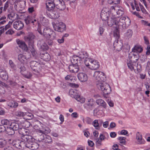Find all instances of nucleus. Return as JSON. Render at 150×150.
I'll use <instances>...</instances> for the list:
<instances>
[{
  "instance_id": "1",
  "label": "nucleus",
  "mask_w": 150,
  "mask_h": 150,
  "mask_svg": "<svg viewBox=\"0 0 150 150\" xmlns=\"http://www.w3.org/2000/svg\"><path fill=\"white\" fill-rule=\"evenodd\" d=\"M107 23L109 26H112L114 25L117 28H120L125 23V25H129L130 23V20L128 17H125L121 18H111L108 19Z\"/></svg>"
},
{
  "instance_id": "2",
  "label": "nucleus",
  "mask_w": 150,
  "mask_h": 150,
  "mask_svg": "<svg viewBox=\"0 0 150 150\" xmlns=\"http://www.w3.org/2000/svg\"><path fill=\"white\" fill-rule=\"evenodd\" d=\"M22 139L26 142L25 147L33 150H36L39 147L37 143L33 142L34 139L31 136L25 135L22 137Z\"/></svg>"
},
{
  "instance_id": "3",
  "label": "nucleus",
  "mask_w": 150,
  "mask_h": 150,
  "mask_svg": "<svg viewBox=\"0 0 150 150\" xmlns=\"http://www.w3.org/2000/svg\"><path fill=\"white\" fill-rule=\"evenodd\" d=\"M85 64L86 66L92 70H96L100 67L99 62L98 61L91 58H88L85 60Z\"/></svg>"
},
{
  "instance_id": "4",
  "label": "nucleus",
  "mask_w": 150,
  "mask_h": 150,
  "mask_svg": "<svg viewBox=\"0 0 150 150\" xmlns=\"http://www.w3.org/2000/svg\"><path fill=\"white\" fill-rule=\"evenodd\" d=\"M33 127L37 132L41 134L48 133L50 132V130L48 127H46L41 122H39L38 125H34Z\"/></svg>"
},
{
  "instance_id": "5",
  "label": "nucleus",
  "mask_w": 150,
  "mask_h": 150,
  "mask_svg": "<svg viewBox=\"0 0 150 150\" xmlns=\"http://www.w3.org/2000/svg\"><path fill=\"white\" fill-rule=\"evenodd\" d=\"M93 80L96 82H100L104 81L105 80L106 76L105 74L103 72L99 71H96L93 75Z\"/></svg>"
},
{
  "instance_id": "6",
  "label": "nucleus",
  "mask_w": 150,
  "mask_h": 150,
  "mask_svg": "<svg viewBox=\"0 0 150 150\" xmlns=\"http://www.w3.org/2000/svg\"><path fill=\"white\" fill-rule=\"evenodd\" d=\"M97 86L98 88H100L101 90L104 94H108L111 92V90L109 85L104 82L103 83L100 82L98 83Z\"/></svg>"
},
{
  "instance_id": "7",
  "label": "nucleus",
  "mask_w": 150,
  "mask_h": 150,
  "mask_svg": "<svg viewBox=\"0 0 150 150\" xmlns=\"http://www.w3.org/2000/svg\"><path fill=\"white\" fill-rule=\"evenodd\" d=\"M8 142L13 146L19 149L22 148H24L25 146L26 142L22 139L21 141L19 139L13 140L12 139H10Z\"/></svg>"
},
{
  "instance_id": "8",
  "label": "nucleus",
  "mask_w": 150,
  "mask_h": 150,
  "mask_svg": "<svg viewBox=\"0 0 150 150\" xmlns=\"http://www.w3.org/2000/svg\"><path fill=\"white\" fill-rule=\"evenodd\" d=\"M53 24L54 28L57 31L62 32L66 29L65 25L62 22H56Z\"/></svg>"
},
{
  "instance_id": "9",
  "label": "nucleus",
  "mask_w": 150,
  "mask_h": 150,
  "mask_svg": "<svg viewBox=\"0 0 150 150\" xmlns=\"http://www.w3.org/2000/svg\"><path fill=\"white\" fill-rule=\"evenodd\" d=\"M30 67L34 71H37L39 73L41 70V65L39 62L35 61H33L30 62Z\"/></svg>"
},
{
  "instance_id": "10",
  "label": "nucleus",
  "mask_w": 150,
  "mask_h": 150,
  "mask_svg": "<svg viewBox=\"0 0 150 150\" xmlns=\"http://www.w3.org/2000/svg\"><path fill=\"white\" fill-rule=\"evenodd\" d=\"M43 33L45 37L47 38H55L56 37L55 33L49 28L44 29Z\"/></svg>"
},
{
  "instance_id": "11",
  "label": "nucleus",
  "mask_w": 150,
  "mask_h": 150,
  "mask_svg": "<svg viewBox=\"0 0 150 150\" xmlns=\"http://www.w3.org/2000/svg\"><path fill=\"white\" fill-rule=\"evenodd\" d=\"M56 7L60 10H63L65 8L64 1L63 0H53Z\"/></svg>"
},
{
  "instance_id": "12",
  "label": "nucleus",
  "mask_w": 150,
  "mask_h": 150,
  "mask_svg": "<svg viewBox=\"0 0 150 150\" xmlns=\"http://www.w3.org/2000/svg\"><path fill=\"white\" fill-rule=\"evenodd\" d=\"M120 38H117L114 42L113 46L114 50H116L120 51L122 47L123 44L121 41L119 40Z\"/></svg>"
},
{
  "instance_id": "13",
  "label": "nucleus",
  "mask_w": 150,
  "mask_h": 150,
  "mask_svg": "<svg viewBox=\"0 0 150 150\" xmlns=\"http://www.w3.org/2000/svg\"><path fill=\"white\" fill-rule=\"evenodd\" d=\"M35 15L33 17L30 15L28 16L25 19V21L26 24H28L30 23H33V25H36L38 23V21L35 19Z\"/></svg>"
},
{
  "instance_id": "14",
  "label": "nucleus",
  "mask_w": 150,
  "mask_h": 150,
  "mask_svg": "<svg viewBox=\"0 0 150 150\" xmlns=\"http://www.w3.org/2000/svg\"><path fill=\"white\" fill-rule=\"evenodd\" d=\"M13 26L16 30H20L23 29L24 25L22 21L20 20H17L14 22Z\"/></svg>"
},
{
  "instance_id": "15",
  "label": "nucleus",
  "mask_w": 150,
  "mask_h": 150,
  "mask_svg": "<svg viewBox=\"0 0 150 150\" xmlns=\"http://www.w3.org/2000/svg\"><path fill=\"white\" fill-rule=\"evenodd\" d=\"M77 77L79 80L83 82H86L88 79V76L85 73L80 72L78 74Z\"/></svg>"
},
{
  "instance_id": "16",
  "label": "nucleus",
  "mask_w": 150,
  "mask_h": 150,
  "mask_svg": "<svg viewBox=\"0 0 150 150\" xmlns=\"http://www.w3.org/2000/svg\"><path fill=\"white\" fill-rule=\"evenodd\" d=\"M47 13L49 17L52 19H57L59 16L58 13L57 11L54 10L47 12Z\"/></svg>"
},
{
  "instance_id": "17",
  "label": "nucleus",
  "mask_w": 150,
  "mask_h": 150,
  "mask_svg": "<svg viewBox=\"0 0 150 150\" xmlns=\"http://www.w3.org/2000/svg\"><path fill=\"white\" fill-rule=\"evenodd\" d=\"M136 140L137 143L138 144H144L145 142L144 139L142 138V134L139 132L137 133Z\"/></svg>"
},
{
  "instance_id": "18",
  "label": "nucleus",
  "mask_w": 150,
  "mask_h": 150,
  "mask_svg": "<svg viewBox=\"0 0 150 150\" xmlns=\"http://www.w3.org/2000/svg\"><path fill=\"white\" fill-rule=\"evenodd\" d=\"M46 6L48 12L53 10L55 6H56L53 1L51 0H48L47 1Z\"/></svg>"
},
{
  "instance_id": "19",
  "label": "nucleus",
  "mask_w": 150,
  "mask_h": 150,
  "mask_svg": "<svg viewBox=\"0 0 150 150\" xmlns=\"http://www.w3.org/2000/svg\"><path fill=\"white\" fill-rule=\"evenodd\" d=\"M16 41L20 47L26 51L28 50L27 46L24 41L18 39H16Z\"/></svg>"
},
{
  "instance_id": "20",
  "label": "nucleus",
  "mask_w": 150,
  "mask_h": 150,
  "mask_svg": "<svg viewBox=\"0 0 150 150\" xmlns=\"http://www.w3.org/2000/svg\"><path fill=\"white\" fill-rule=\"evenodd\" d=\"M127 64L129 68L132 71L133 70L135 71L136 69L135 68V67H136V65H138V64H137L136 62H132V61L130 59L127 60Z\"/></svg>"
},
{
  "instance_id": "21",
  "label": "nucleus",
  "mask_w": 150,
  "mask_h": 150,
  "mask_svg": "<svg viewBox=\"0 0 150 150\" xmlns=\"http://www.w3.org/2000/svg\"><path fill=\"white\" fill-rule=\"evenodd\" d=\"M132 51L134 53H136V54H138V53H141L142 51L143 48L141 45H135L132 48Z\"/></svg>"
},
{
  "instance_id": "22",
  "label": "nucleus",
  "mask_w": 150,
  "mask_h": 150,
  "mask_svg": "<svg viewBox=\"0 0 150 150\" xmlns=\"http://www.w3.org/2000/svg\"><path fill=\"white\" fill-rule=\"evenodd\" d=\"M25 1H20L18 2H15V5L17 7H19L20 10H22L25 7Z\"/></svg>"
},
{
  "instance_id": "23",
  "label": "nucleus",
  "mask_w": 150,
  "mask_h": 150,
  "mask_svg": "<svg viewBox=\"0 0 150 150\" xmlns=\"http://www.w3.org/2000/svg\"><path fill=\"white\" fill-rule=\"evenodd\" d=\"M69 69L70 72L72 73L77 72L79 70V67L78 65H69Z\"/></svg>"
},
{
  "instance_id": "24",
  "label": "nucleus",
  "mask_w": 150,
  "mask_h": 150,
  "mask_svg": "<svg viewBox=\"0 0 150 150\" xmlns=\"http://www.w3.org/2000/svg\"><path fill=\"white\" fill-rule=\"evenodd\" d=\"M40 56L42 59L46 61H49L51 59L50 55L47 52L44 53H41L40 54Z\"/></svg>"
},
{
  "instance_id": "25",
  "label": "nucleus",
  "mask_w": 150,
  "mask_h": 150,
  "mask_svg": "<svg viewBox=\"0 0 150 150\" xmlns=\"http://www.w3.org/2000/svg\"><path fill=\"white\" fill-rule=\"evenodd\" d=\"M38 44L40 46V48L44 50H47L49 49V47L46 44L43 40L39 41Z\"/></svg>"
},
{
  "instance_id": "26",
  "label": "nucleus",
  "mask_w": 150,
  "mask_h": 150,
  "mask_svg": "<svg viewBox=\"0 0 150 150\" xmlns=\"http://www.w3.org/2000/svg\"><path fill=\"white\" fill-rule=\"evenodd\" d=\"M38 20L43 24V25H46L49 23L48 20L42 15H40Z\"/></svg>"
},
{
  "instance_id": "27",
  "label": "nucleus",
  "mask_w": 150,
  "mask_h": 150,
  "mask_svg": "<svg viewBox=\"0 0 150 150\" xmlns=\"http://www.w3.org/2000/svg\"><path fill=\"white\" fill-rule=\"evenodd\" d=\"M78 57L81 60L87 59L88 57V54L85 52H82L79 53Z\"/></svg>"
},
{
  "instance_id": "28",
  "label": "nucleus",
  "mask_w": 150,
  "mask_h": 150,
  "mask_svg": "<svg viewBox=\"0 0 150 150\" xmlns=\"http://www.w3.org/2000/svg\"><path fill=\"white\" fill-rule=\"evenodd\" d=\"M108 13L105 12L103 10H102L100 13V17L103 21H106L108 20Z\"/></svg>"
},
{
  "instance_id": "29",
  "label": "nucleus",
  "mask_w": 150,
  "mask_h": 150,
  "mask_svg": "<svg viewBox=\"0 0 150 150\" xmlns=\"http://www.w3.org/2000/svg\"><path fill=\"white\" fill-rule=\"evenodd\" d=\"M69 93L71 97H73L75 98L79 95L78 91L75 89L70 90L69 91Z\"/></svg>"
},
{
  "instance_id": "30",
  "label": "nucleus",
  "mask_w": 150,
  "mask_h": 150,
  "mask_svg": "<svg viewBox=\"0 0 150 150\" xmlns=\"http://www.w3.org/2000/svg\"><path fill=\"white\" fill-rule=\"evenodd\" d=\"M96 102L98 105L102 106L104 108H106L107 104L102 99H97L96 100Z\"/></svg>"
},
{
  "instance_id": "31",
  "label": "nucleus",
  "mask_w": 150,
  "mask_h": 150,
  "mask_svg": "<svg viewBox=\"0 0 150 150\" xmlns=\"http://www.w3.org/2000/svg\"><path fill=\"white\" fill-rule=\"evenodd\" d=\"M19 133L22 135L21 137V138L22 139V137L23 136L27 135L30 136L29 135V132L28 130L24 128H23L21 129V130H20L19 131Z\"/></svg>"
},
{
  "instance_id": "32",
  "label": "nucleus",
  "mask_w": 150,
  "mask_h": 150,
  "mask_svg": "<svg viewBox=\"0 0 150 150\" xmlns=\"http://www.w3.org/2000/svg\"><path fill=\"white\" fill-rule=\"evenodd\" d=\"M11 129H12L14 130H17L19 129V126L18 124L15 123H12L9 126Z\"/></svg>"
},
{
  "instance_id": "33",
  "label": "nucleus",
  "mask_w": 150,
  "mask_h": 150,
  "mask_svg": "<svg viewBox=\"0 0 150 150\" xmlns=\"http://www.w3.org/2000/svg\"><path fill=\"white\" fill-rule=\"evenodd\" d=\"M7 105L11 108H16L18 106V104L16 102L11 101L8 103Z\"/></svg>"
},
{
  "instance_id": "34",
  "label": "nucleus",
  "mask_w": 150,
  "mask_h": 150,
  "mask_svg": "<svg viewBox=\"0 0 150 150\" xmlns=\"http://www.w3.org/2000/svg\"><path fill=\"white\" fill-rule=\"evenodd\" d=\"M95 102L93 99L89 100L87 103V105L89 108L94 107L95 106Z\"/></svg>"
},
{
  "instance_id": "35",
  "label": "nucleus",
  "mask_w": 150,
  "mask_h": 150,
  "mask_svg": "<svg viewBox=\"0 0 150 150\" xmlns=\"http://www.w3.org/2000/svg\"><path fill=\"white\" fill-rule=\"evenodd\" d=\"M78 101L81 103H83L85 102L86 99L82 96L78 95L75 98Z\"/></svg>"
},
{
  "instance_id": "36",
  "label": "nucleus",
  "mask_w": 150,
  "mask_h": 150,
  "mask_svg": "<svg viewBox=\"0 0 150 150\" xmlns=\"http://www.w3.org/2000/svg\"><path fill=\"white\" fill-rule=\"evenodd\" d=\"M136 57V59H135V60L136 61L138 60L139 59V54H135L134 52L132 51V52H131L129 54L128 57L130 60L132 57Z\"/></svg>"
},
{
  "instance_id": "37",
  "label": "nucleus",
  "mask_w": 150,
  "mask_h": 150,
  "mask_svg": "<svg viewBox=\"0 0 150 150\" xmlns=\"http://www.w3.org/2000/svg\"><path fill=\"white\" fill-rule=\"evenodd\" d=\"M117 10V11H116L117 14L122 16L124 14V9L122 7L119 6Z\"/></svg>"
},
{
  "instance_id": "38",
  "label": "nucleus",
  "mask_w": 150,
  "mask_h": 150,
  "mask_svg": "<svg viewBox=\"0 0 150 150\" xmlns=\"http://www.w3.org/2000/svg\"><path fill=\"white\" fill-rule=\"evenodd\" d=\"M92 125L96 129H100V126L98 120H95L92 123Z\"/></svg>"
},
{
  "instance_id": "39",
  "label": "nucleus",
  "mask_w": 150,
  "mask_h": 150,
  "mask_svg": "<svg viewBox=\"0 0 150 150\" xmlns=\"http://www.w3.org/2000/svg\"><path fill=\"white\" fill-rule=\"evenodd\" d=\"M1 123L3 125L6 126L7 127H9L10 125V122L7 119H3L1 121Z\"/></svg>"
},
{
  "instance_id": "40",
  "label": "nucleus",
  "mask_w": 150,
  "mask_h": 150,
  "mask_svg": "<svg viewBox=\"0 0 150 150\" xmlns=\"http://www.w3.org/2000/svg\"><path fill=\"white\" fill-rule=\"evenodd\" d=\"M18 59L21 62H23L26 60L25 57L22 54H20L18 55Z\"/></svg>"
},
{
  "instance_id": "41",
  "label": "nucleus",
  "mask_w": 150,
  "mask_h": 150,
  "mask_svg": "<svg viewBox=\"0 0 150 150\" xmlns=\"http://www.w3.org/2000/svg\"><path fill=\"white\" fill-rule=\"evenodd\" d=\"M2 73L0 74V77L4 80H6L8 78V76L6 71L2 72Z\"/></svg>"
},
{
  "instance_id": "42",
  "label": "nucleus",
  "mask_w": 150,
  "mask_h": 150,
  "mask_svg": "<svg viewBox=\"0 0 150 150\" xmlns=\"http://www.w3.org/2000/svg\"><path fill=\"white\" fill-rule=\"evenodd\" d=\"M118 139L120 141V142L122 144H125L126 142L125 141L126 138L124 137H120L118 138Z\"/></svg>"
},
{
  "instance_id": "43",
  "label": "nucleus",
  "mask_w": 150,
  "mask_h": 150,
  "mask_svg": "<svg viewBox=\"0 0 150 150\" xmlns=\"http://www.w3.org/2000/svg\"><path fill=\"white\" fill-rule=\"evenodd\" d=\"M14 130L12 129H11L9 127H7L6 131L8 132V134L12 135L15 133Z\"/></svg>"
},
{
  "instance_id": "44",
  "label": "nucleus",
  "mask_w": 150,
  "mask_h": 150,
  "mask_svg": "<svg viewBox=\"0 0 150 150\" xmlns=\"http://www.w3.org/2000/svg\"><path fill=\"white\" fill-rule=\"evenodd\" d=\"M45 138L44 139L46 143H50L52 141V139L51 137L49 135H46Z\"/></svg>"
},
{
  "instance_id": "45",
  "label": "nucleus",
  "mask_w": 150,
  "mask_h": 150,
  "mask_svg": "<svg viewBox=\"0 0 150 150\" xmlns=\"http://www.w3.org/2000/svg\"><path fill=\"white\" fill-rule=\"evenodd\" d=\"M22 75L24 77L28 79H30L32 76V74L29 72H27V73L22 72Z\"/></svg>"
},
{
  "instance_id": "46",
  "label": "nucleus",
  "mask_w": 150,
  "mask_h": 150,
  "mask_svg": "<svg viewBox=\"0 0 150 150\" xmlns=\"http://www.w3.org/2000/svg\"><path fill=\"white\" fill-rule=\"evenodd\" d=\"M16 115L20 117H23L26 115V113L21 111H18L16 113Z\"/></svg>"
},
{
  "instance_id": "47",
  "label": "nucleus",
  "mask_w": 150,
  "mask_h": 150,
  "mask_svg": "<svg viewBox=\"0 0 150 150\" xmlns=\"http://www.w3.org/2000/svg\"><path fill=\"white\" fill-rule=\"evenodd\" d=\"M132 31L131 30H128L125 34L126 37H131L132 35Z\"/></svg>"
},
{
  "instance_id": "48",
  "label": "nucleus",
  "mask_w": 150,
  "mask_h": 150,
  "mask_svg": "<svg viewBox=\"0 0 150 150\" xmlns=\"http://www.w3.org/2000/svg\"><path fill=\"white\" fill-rule=\"evenodd\" d=\"M9 64L11 68L14 70H15L16 69V65L11 60H9Z\"/></svg>"
},
{
  "instance_id": "49",
  "label": "nucleus",
  "mask_w": 150,
  "mask_h": 150,
  "mask_svg": "<svg viewBox=\"0 0 150 150\" xmlns=\"http://www.w3.org/2000/svg\"><path fill=\"white\" fill-rule=\"evenodd\" d=\"M113 36L115 38H119L120 37L119 32L117 29L115 30L113 32Z\"/></svg>"
},
{
  "instance_id": "50",
  "label": "nucleus",
  "mask_w": 150,
  "mask_h": 150,
  "mask_svg": "<svg viewBox=\"0 0 150 150\" xmlns=\"http://www.w3.org/2000/svg\"><path fill=\"white\" fill-rule=\"evenodd\" d=\"M119 6H112L110 8V10L111 12H114L115 11H117L119 8Z\"/></svg>"
},
{
  "instance_id": "51",
  "label": "nucleus",
  "mask_w": 150,
  "mask_h": 150,
  "mask_svg": "<svg viewBox=\"0 0 150 150\" xmlns=\"http://www.w3.org/2000/svg\"><path fill=\"white\" fill-rule=\"evenodd\" d=\"M6 144V142L5 140L0 139V147H2L4 146Z\"/></svg>"
},
{
  "instance_id": "52",
  "label": "nucleus",
  "mask_w": 150,
  "mask_h": 150,
  "mask_svg": "<svg viewBox=\"0 0 150 150\" xmlns=\"http://www.w3.org/2000/svg\"><path fill=\"white\" fill-rule=\"evenodd\" d=\"M139 5L142 12L144 14H147V12L143 6L140 3H139Z\"/></svg>"
},
{
  "instance_id": "53",
  "label": "nucleus",
  "mask_w": 150,
  "mask_h": 150,
  "mask_svg": "<svg viewBox=\"0 0 150 150\" xmlns=\"http://www.w3.org/2000/svg\"><path fill=\"white\" fill-rule=\"evenodd\" d=\"M14 33V31L12 29L8 30L6 32V34L7 35H12Z\"/></svg>"
},
{
  "instance_id": "54",
  "label": "nucleus",
  "mask_w": 150,
  "mask_h": 150,
  "mask_svg": "<svg viewBox=\"0 0 150 150\" xmlns=\"http://www.w3.org/2000/svg\"><path fill=\"white\" fill-rule=\"evenodd\" d=\"M12 21H9L8 23L6 25L5 28H4L5 30H7L8 29L10 28L12 25Z\"/></svg>"
},
{
  "instance_id": "55",
  "label": "nucleus",
  "mask_w": 150,
  "mask_h": 150,
  "mask_svg": "<svg viewBox=\"0 0 150 150\" xmlns=\"http://www.w3.org/2000/svg\"><path fill=\"white\" fill-rule=\"evenodd\" d=\"M141 21L143 25L145 26H150V23H148V22L144 20H142Z\"/></svg>"
},
{
  "instance_id": "56",
  "label": "nucleus",
  "mask_w": 150,
  "mask_h": 150,
  "mask_svg": "<svg viewBox=\"0 0 150 150\" xmlns=\"http://www.w3.org/2000/svg\"><path fill=\"white\" fill-rule=\"evenodd\" d=\"M106 101L110 106L112 107L113 106V103L111 100L108 99Z\"/></svg>"
},
{
  "instance_id": "57",
  "label": "nucleus",
  "mask_w": 150,
  "mask_h": 150,
  "mask_svg": "<svg viewBox=\"0 0 150 150\" xmlns=\"http://www.w3.org/2000/svg\"><path fill=\"white\" fill-rule=\"evenodd\" d=\"M104 30L103 26H100L99 28V32L100 35H102Z\"/></svg>"
},
{
  "instance_id": "58",
  "label": "nucleus",
  "mask_w": 150,
  "mask_h": 150,
  "mask_svg": "<svg viewBox=\"0 0 150 150\" xmlns=\"http://www.w3.org/2000/svg\"><path fill=\"white\" fill-rule=\"evenodd\" d=\"M112 150H120L118 149V146L117 144H114L112 146Z\"/></svg>"
},
{
  "instance_id": "59",
  "label": "nucleus",
  "mask_w": 150,
  "mask_h": 150,
  "mask_svg": "<svg viewBox=\"0 0 150 150\" xmlns=\"http://www.w3.org/2000/svg\"><path fill=\"white\" fill-rule=\"evenodd\" d=\"M28 38H34L36 37H38V36H37L36 35H34L32 33V32H29L28 33Z\"/></svg>"
},
{
  "instance_id": "60",
  "label": "nucleus",
  "mask_w": 150,
  "mask_h": 150,
  "mask_svg": "<svg viewBox=\"0 0 150 150\" xmlns=\"http://www.w3.org/2000/svg\"><path fill=\"white\" fill-rule=\"evenodd\" d=\"M14 16V14L13 13H11L8 15V17L10 19L13 20L14 19L13 18Z\"/></svg>"
},
{
  "instance_id": "61",
  "label": "nucleus",
  "mask_w": 150,
  "mask_h": 150,
  "mask_svg": "<svg viewBox=\"0 0 150 150\" xmlns=\"http://www.w3.org/2000/svg\"><path fill=\"white\" fill-rule=\"evenodd\" d=\"M137 66H136L135 67L136 68V69L138 72H139L141 70V65L140 64L136 65Z\"/></svg>"
},
{
  "instance_id": "62",
  "label": "nucleus",
  "mask_w": 150,
  "mask_h": 150,
  "mask_svg": "<svg viewBox=\"0 0 150 150\" xmlns=\"http://www.w3.org/2000/svg\"><path fill=\"white\" fill-rule=\"evenodd\" d=\"M66 80L69 81H71L73 79V78L70 75H67L65 78Z\"/></svg>"
},
{
  "instance_id": "63",
  "label": "nucleus",
  "mask_w": 150,
  "mask_h": 150,
  "mask_svg": "<svg viewBox=\"0 0 150 150\" xmlns=\"http://www.w3.org/2000/svg\"><path fill=\"white\" fill-rule=\"evenodd\" d=\"M86 121L88 124H90L92 121V120L90 118L87 117L86 118Z\"/></svg>"
},
{
  "instance_id": "64",
  "label": "nucleus",
  "mask_w": 150,
  "mask_h": 150,
  "mask_svg": "<svg viewBox=\"0 0 150 150\" xmlns=\"http://www.w3.org/2000/svg\"><path fill=\"white\" fill-rule=\"evenodd\" d=\"M146 69L147 71L150 70V62L149 61L147 62Z\"/></svg>"
}]
</instances>
